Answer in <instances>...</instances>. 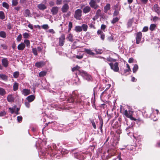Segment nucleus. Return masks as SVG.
Listing matches in <instances>:
<instances>
[{
  "label": "nucleus",
  "instance_id": "f257e3e1",
  "mask_svg": "<svg viewBox=\"0 0 160 160\" xmlns=\"http://www.w3.org/2000/svg\"><path fill=\"white\" fill-rule=\"evenodd\" d=\"M133 113V111H132L127 110H125L124 112V115L126 117L130 118L132 120H135L136 119L132 116Z\"/></svg>",
  "mask_w": 160,
  "mask_h": 160
},
{
  "label": "nucleus",
  "instance_id": "f03ea898",
  "mask_svg": "<svg viewBox=\"0 0 160 160\" xmlns=\"http://www.w3.org/2000/svg\"><path fill=\"white\" fill-rule=\"evenodd\" d=\"M80 74L84 79L88 81H89L92 79V77L91 76L88 74L86 72L84 71H80Z\"/></svg>",
  "mask_w": 160,
  "mask_h": 160
},
{
  "label": "nucleus",
  "instance_id": "7ed1b4c3",
  "mask_svg": "<svg viewBox=\"0 0 160 160\" xmlns=\"http://www.w3.org/2000/svg\"><path fill=\"white\" fill-rule=\"evenodd\" d=\"M110 66L111 68L115 72H117L119 70L118 66V62H115L114 63H109Z\"/></svg>",
  "mask_w": 160,
  "mask_h": 160
},
{
  "label": "nucleus",
  "instance_id": "20e7f679",
  "mask_svg": "<svg viewBox=\"0 0 160 160\" xmlns=\"http://www.w3.org/2000/svg\"><path fill=\"white\" fill-rule=\"evenodd\" d=\"M153 113L151 114V118L153 121H156L158 118L157 116L158 113V110L157 109L154 110L153 109L152 110Z\"/></svg>",
  "mask_w": 160,
  "mask_h": 160
},
{
  "label": "nucleus",
  "instance_id": "39448f33",
  "mask_svg": "<svg viewBox=\"0 0 160 160\" xmlns=\"http://www.w3.org/2000/svg\"><path fill=\"white\" fill-rule=\"evenodd\" d=\"M82 11L81 10L78 9L75 11L74 17L77 19H80L82 15Z\"/></svg>",
  "mask_w": 160,
  "mask_h": 160
},
{
  "label": "nucleus",
  "instance_id": "423d86ee",
  "mask_svg": "<svg viewBox=\"0 0 160 160\" xmlns=\"http://www.w3.org/2000/svg\"><path fill=\"white\" fill-rule=\"evenodd\" d=\"M65 40V35L64 34H62L59 38V45L60 46H62L64 45Z\"/></svg>",
  "mask_w": 160,
  "mask_h": 160
},
{
  "label": "nucleus",
  "instance_id": "0eeeda50",
  "mask_svg": "<svg viewBox=\"0 0 160 160\" xmlns=\"http://www.w3.org/2000/svg\"><path fill=\"white\" fill-rule=\"evenodd\" d=\"M142 37V33L141 32H138L136 37V43L138 44L140 43Z\"/></svg>",
  "mask_w": 160,
  "mask_h": 160
},
{
  "label": "nucleus",
  "instance_id": "6e6552de",
  "mask_svg": "<svg viewBox=\"0 0 160 160\" xmlns=\"http://www.w3.org/2000/svg\"><path fill=\"white\" fill-rule=\"evenodd\" d=\"M89 4L92 8L95 9H96L98 7V5L96 4V2L94 0H91Z\"/></svg>",
  "mask_w": 160,
  "mask_h": 160
},
{
  "label": "nucleus",
  "instance_id": "1a4fd4ad",
  "mask_svg": "<svg viewBox=\"0 0 160 160\" xmlns=\"http://www.w3.org/2000/svg\"><path fill=\"white\" fill-rule=\"evenodd\" d=\"M45 65V62L43 61H40L37 62L35 64L36 67L38 68H40L42 67Z\"/></svg>",
  "mask_w": 160,
  "mask_h": 160
},
{
  "label": "nucleus",
  "instance_id": "9d476101",
  "mask_svg": "<svg viewBox=\"0 0 160 160\" xmlns=\"http://www.w3.org/2000/svg\"><path fill=\"white\" fill-rule=\"evenodd\" d=\"M2 63L3 66L4 67H7L8 66V61L7 58H4L2 59Z\"/></svg>",
  "mask_w": 160,
  "mask_h": 160
},
{
  "label": "nucleus",
  "instance_id": "9b49d317",
  "mask_svg": "<svg viewBox=\"0 0 160 160\" xmlns=\"http://www.w3.org/2000/svg\"><path fill=\"white\" fill-rule=\"evenodd\" d=\"M62 12H66L69 9V6L68 4H64L62 8Z\"/></svg>",
  "mask_w": 160,
  "mask_h": 160
},
{
  "label": "nucleus",
  "instance_id": "f8f14e48",
  "mask_svg": "<svg viewBox=\"0 0 160 160\" xmlns=\"http://www.w3.org/2000/svg\"><path fill=\"white\" fill-rule=\"evenodd\" d=\"M35 98L34 95H32L28 96L26 99L29 102H31L35 99Z\"/></svg>",
  "mask_w": 160,
  "mask_h": 160
},
{
  "label": "nucleus",
  "instance_id": "ddd939ff",
  "mask_svg": "<svg viewBox=\"0 0 160 160\" xmlns=\"http://www.w3.org/2000/svg\"><path fill=\"white\" fill-rule=\"evenodd\" d=\"M58 10V8L57 7H54L52 8L51 12L53 15H55L57 13Z\"/></svg>",
  "mask_w": 160,
  "mask_h": 160
},
{
  "label": "nucleus",
  "instance_id": "4468645a",
  "mask_svg": "<svg viewBox=\"0 0 160 160\" xmlns=\"http://www.w3.org/2000/svg\"><path fill=\"white\" fill-rule=\"evenodd\" d=\"M22 94L26 96L30 93V90L27 89H23L22 91Z\"/></svg>",
  "mask_w": 160,
  "mask_h": 160
},
{
  "label": "nucleus",
  "instance_id": "2eb2a0df",
  "mask_svg": "<svg viewBox=\"0 0 160 160\" xmlns=\"http://www.w3.org/2000/svg\"><path fill=\"white\" fill-rule=\"evenodd\" d=\"M25 47V45L23 43L19 44L18 46V49L19 50H23Z\"/></svg>",
  "mask_w": 160,
  "mask_h": 160
},
{
  "label": "nucleus",
  "instance_id": "dca6fc26",
  "mask_svg": "<svg viewBox=\"0 0 160 160\" xmlns=\"http://www.w3.org/2000/svg\"><path fill=\"white\" fill-rule=\"evenodd\" d=\"M38 8L40 10H43L47 8V6L44 4H40L38 5Z\"/></svg>",
  "mask_w": 160,
  "mask_h": 160
},
{
  "label": "nucleus",
  "instance_id": "f3484780",
  "mask_svg": "<svg viewBox=\"0 0 160 160\" xmlns=\"http://www.w3.org/2000/svg\"><path fill=\"white\" fill-rule=\"evenodd\" d=\"M100 58H102L104 59V61H105V62H106V60H107L108 61V62H115L116 61V60L115 59H113L111 58H110V57H108L106 59L105 58H103V57H100Z\"/></svg>",
  "mask_w": 160,
  "mask_h": 160
},
{
  "label": "nucleus",
  "instance_id": "a211bd4d",
  "mask_svg": "<svg viewBox=\"0 0 160 160\" xmlns=\"http://www.w3.org/2000/svg\"><path fill=\"white\" fill-rule=\"evenodd\" d=\"M7 100L9 102H12L14 101V98L12 95H9L7 97Z\"/></svg>",
  "mask_w": 160,
  "mask_h": 160
},
{
  "label": "nucleus",
  "instance_id": "6ab92c4d",
  "mask_svg": "<svg viewBox=\"0 0 160 160\" xmlns=\"http://www.w3.org/2000/svg\"><path fill=\"white\" fill-rule=\"evenodd\" d=\"M84 51L85 52H86L87 54L91 55L93 56L95 54V53L94 52H92L90 49L85 48L84 49Z\"/></svg>",
  "mask_w": 160,
  "mask_h": 160
},
{
  "label": "nucleus",
  "instance_id": "aec40b11",
  "mask_svg": "<svg viewBox=\"0 0 160 160\" xmlns=\"http://www.w3.org/2000/svg\"><path fill=\"white\" fill-rule=\"evenodd\" d=\"M24 15L27 17H31V14L29 10L28 9H26L25 10Z\"/></svg>",
  "mask_w": 160,
  "mask_h": 160
},
{
  "label": "nucleus",
  "instance_id": "412c9836",
  "mask_svg": "<svg viewBox=\"0 0 160 160\" xmlns=\"http://www.w3.org/2000/svg\"><path fill=\"white\" fill-rule=\"evenodd\" d=\"M90 10L91 8L89 7L86 6L83 8V11L84 13H86L90 11Z\"/></svg>",
  "mask_w": 160,
  "mask_h": 160
},
{
  "label": "nucleus",
  "instance_id": "4be33fe9",
  "mask_svg": "<svg viewBox=\"0 0 160 160\" xmlns=\"http://www.w3.org/2000/svg\"><path fill=\"white\" fill-rule=\"evenodd\" d=\"M154 10L158 14H160V11L159 9V8L157 4H155L153 7Z\"/></svg>",
  "mask_w": 160,
  "mask_h": 160
},
{
  "label": "nucleus",
  "instance_id": "5701e85b",
  "mask_svg": "<svg viewBox=\"0 0 160 160\" xmlns=\"http://www.w3.org/2000/svg\"><path fill=\"white\" fill-rule=\"evenodd\" d=\"M0 78L2 80L6 81L8 79V76L3 74H0Z\"/></svg>",
  "mask_w": 160,
  "mask_h": 160
},
{
  "label": "nucleus",
  "instance_id": "b1692460",
  "mask_svg": "<svg viewBox=\"0 0 160 160\" xmlns=\"http://www.w3.org/2000/svg\"><path fill=\"white\" fill-rule=\"evenodd\" d=\"M75 30L76 32H80L82 31V27L79 26H77L75 28Z\"/></svg>",
  "mask_w": 160,
  "mask_h": 160
},
{
  "label": "nucleus",
  "instance_id": "393cba45",
  "mask_svg": "<svg viewBox=\"0 0 160 160\" xmlns=\"http://www.w3.org/2000/svg\"><path fill=\"white\" fill-rule=\"evenodd\" d=\"M6 93V92L5 90L2 88H0V95L4 96Z\"/></svg>",
  "mask_w": 160,
  "mask_h": 160
},
{
  "label": "nucleus",
  "instance_id": "a878e982",
  "mask_svg": "<svg viewBox=\"0 0 160 160\" xmlns=\"http://www.w3.org/2000/svg\"><path fill=\"white\" fill-rule=\"evenodd\" d=\"M156 27V25L154 24H152L150 26L149 29L151 31L154 30Z\"/></svg>",
  "mask_w": 160,
  "mask_h": 160
},
{
  "label": "nucleus",
  "instance_id": "bb28decb",
  "mask_svg": "<svg viewBox=\"0 0 160 160\" xmlns=\"http://www.w3.org/2000/svg\"><path fill=\"white\" fill-rule=\"evenodd\" d=\"M0 37L4 38L6 37V34L5 32L3 31H1L0 32Z\"/></svg>",
  "mask_w": 160,
  "mask_h": 160
},
{
  "label": "nucleus",
  "instance_id": "cd10ccee",
  "mask_svg": "<svg viewBox=\"0 0 160 160\" xmlns=\"http://www.w3.org/2000/svg\"><path fill=\"white\" fill-rule=\"evenodd\" d=\"M110 8V5L109 4H107L104 8V11L105 12H107L109 10Z\"/></svg>",
  "mask_w": 160,
  "mask_h": 160
},
{
  "label": "nucleus",
  "instance_id": "c85d7f7f",
  "mask_svg": "<svg viewBox=\"0 0 160 160\" xmlns=\"http://www.w3.org/2000/svg\"><path fill=\"white\" fill-rule=\"evenodd\" d=\"M18 88V84L17 82H15L13 85V90L15 91L17 90Z\"/></svg>",
  "mask_w": 160,
  "mask_h": 160
},
{
  "label": "nucleus",
  "instance_id": "c756f323",
  "mask_svg": "<svg viewBox=\"0 0 160 160\" xmlns=\"http://www.w3.org/2000/svg\"><path fill=\"white\" fill-rule=\"evenodd\" d=\"M24 42L26 44V46L28 48H29L30 47V42L29 40L27 39H25L24 41Z\"/></svg>",
  "mask_w": 160,
  "mask_h": 160
},
{
  "label": "nucleus",
  "instance_id": "7c9ffc66",
  "mask_svg": "<svg viewBox=\"0 0 160 160\" xmlns=\"http://www.w3.org/2000/svg\"><path fill=\"white\" fill-rule=\"evenodd\" d=\"M5 18L4 13L2 11H0V18L3 20Z\"/></svg>",
  "mask_w": 160,
  "mask_h": 160
},
{
  "label": "nucleus",
  "instance_id": "2f4dec72",
  "mask_svg": "<svg viewBox=\"0 0 160 160\" xmlns=\"http://www.w3.org/2000/svg\"><path fill=\"white\" fill-rule=\"evenodd\" d=\"M12 6H16L18 3V0H12Z\"/></svg>",
  "mask_w": 160,
  "mask_h": 160
},
{
  "label": "nucleus",
  "instance_id": "473e14b6",
  "mask_svg": "<svg viewBox=\"0 0 160 160\" xmlns=\"http://www.w3.org/2000/svg\"><path fill=\"white\" fill-rule=\"evenodd\" d=\"M82 30L85 32H86L87 30L88 26L87 25L85 24H83L82 26Z\"/></svg>",
  "mask_w": 160,
  "mask_h": 160
},
{
  "label": "nucleus",
  "instance_id": "72a5a7b5",
  "mask_svg": "<svg viewBox=\"0 0 160 160\" xmlns=\"http://www.w3.org/2000/svg\"><path fill=\"white\" fill-rule=\"evenodd\" d=\"M16 108V106H14L12 108H9V109L10 110L11 113L12 114L13 113L15 112V110Z\"/></svg>",
  "mask_w": 160,
  "mask_h": 160
},
{
  "label": "nucleus",
  "instance_id": "f704fd0d",
  "mask_svg": "<svg viewBox=\"0 0 160 160\" xmlns=\"http://www.w3.org/2000/svg\"><path fill=\"white\" fill-rule=\"evenodd\" d=\"M2 6L3 7L6 8L7 9H8L9 8V4L5 2H3L2 3Z\"/></svg>",
  "mask_w": 160,
  "mask_h": 160
},
{
  "label": "nucleus",
  "instance_id": "c9c22d12",
  "mask_svg": "<svg viewBox=\"0 0 160 160\" xmlns=\"http://www.w3.org/2000/svg\"><path fill=\"white\" fill-rule=\"evenodd\" d=\"M119 20V18L118 17H116L113 18L112 20L111 21V23L112 24H114L116 22H118Z\"/></svg>",
  "mask_w": 160,
  "mask_h": 160
},
{
  "label": "nucleus",
  "instance_id": "e433bc0d",
  "mask_svg": "<svg viewBox=\"0 0 160 160\" xmlns=\"http://www.w3.org/2000/svg\"><path fill=\"white\" fill-rule=\"evenodd\" d=\"M138 66L137 64L134 65L133 69V72L134 73L136 72L138 70Z\"/></svg>",
  "mask_w": 160,
  "mask_h": 160
},
{
  "label": "nucleus",
  "instance_id": "4c0bfd02",
  "mask_svg": "<svg viewBox=\"0 0 160 160\" xmlns=\"http://www.w3.org/2000/svg\"><path fill=\"white\" fill-rule=\"evenodd\" d=\"M19 74V72H18L16 71L14 72L13 74V76L15 78H17Z\"/></svg>",
  "mask_w": 160,
  "mask_h": 160
},
{
  "label": "nucleus",
  "instance_id": "58836bf2",
  "mask_svg": "<svg viewBox=\"0 0 160 160\" xmlns=\"http://www.w3.org/2000/svg\"><path fill=\"white\" fill-rule=\"evenodd\" d=\"M67 38L70 41H73L72 36L71 34H70L68 35V36L67 37Z\"/></svg>",
  "mask_w": 160,
  "mask_h": 160
},
{
  "label": "nucleus",
  "instance_id": "ea45409f",
  "mask_svg": "<svg viewBox=\"0 0 160 160\" xmlns=\"http://www.w3.org/2000/svg\"><path fill=\"white\" fill-rule=\"evenodd\" d=\"M46 72H45V71L41 72L39 73V76L40 77H43L46 75Z\"/></svg>",
  "mask_w": 160,
  "mask_h": 160
},
{
  "label": "nucleus",
  "instance_id": "a19ab883",
  "mask_svg": "<svg viewBox=\"0 0 160 160\" xmlns=\"http://www.w3.org/2000/svg\"><path fill=\"white\" fill-rule=\"evenodd\" d=\"M6 112L4 111H3L0 112V117H2L6 115Z\"/></svg>",
  "mask_w": 160,
  "mask_h": 160
},
{
  "label": "nucleus",
  "instance_id": "79ce46f5",
  "mask_svg": "<svg viewBox=\"0 0 160 160\" xmlns=\"http://www.w3.org/2000/svg\"><path fill=\"white\" fill-rule=\"evenodd\" d=\"M37 50L36 48H33L32 49V52H33V53L34 54L35 56H37L38 55V54L37 53Z\"/></svg>",
  "mask_w": 160,
  "mask_h": 160
},
{
  "label": "nucleus",
  "instance_id": "37998d69",
  "mask_svg": "<svg viewBox=\"0 0 160 160\" xmlns=\"http://www.w3.org/2000/svg\"><path fill=\"white\" fill-rule=\"evenodd\" d=\"M23 36L25 38H28L29 37V34L28 33L25 32L23 34Z\"/></svg>",
  "mask_w": 160,
  "mask_h": 160
},
{
  "label": "nucleus",
  "instance_id": "c03bdc74",
  "mask_svg": "<svg viewBox=\"0 0 160 160\" xmlns=\"http://www.w3.org/2000/svg\"><path fill=\"white\" fill-rule=\"evenodd\" d=\"M96 16L98 17H99V16H101V11L100 9H98L96 12Z\"/></svg>",
  "mask_w": 160,
  "mask_h": 160
},
{
  "label": "nucleus",
  "instance_id": "a18cd8bd",
  "mask_svg": "<svg viewBox=\"0 0 160 160\" xmlns=\"http://www.w3.org/2000/svg\"><path fill=\"white\" fill-rule=\"evenodd\" d=\"M22 38V35L21 34H19L17 38V40L18 42H20Z\"/></svg>",
  "mask_w": 160,
  "mask_h": 160
},
{
  "label": "nucleus",
  "instance_id": "49530a36",
  "mask_svg": "<svg viewBox=\"0 0 160 160\" xmlns=\"http://www.w3.org/2000/svg\"><path fill=\"white\" fill-rule=\"evenodd\" d=\"M1 47L3 49H6L7 48V47L6 45L4 44H1L0 45Z\"/></svg>",
  "mask_w": 160,
  "mask_h": 160
},
{
  "label": "nucleus",
  "instance_id": "de8ad7c7",
  "mask_svg": "<svg viewBox=\"0 0 160 160\" xmlns=\"http://www.w3.org/2000/svg\"><path fill=\"white\" fill-rule=\"evenodd\" d=\"M72 27V23L71 22H69L68 24V31L71 30V28Z\"/></svg>",
  "mask_w": 160,
  "mask_h": 160
},
{
  "label": "nucleus",
  "instance_id": "09e8293b",
  "mask_svg": "<svg viewBox=\"0 0 160 160\" xmlns=\"http://www.w3.org/2000/svg\"><path fill=\"white\" fill-rule=\"evenodd\" d=\"M83 56V54H80L79 55H77L76 56V58L78 59H82Z\"/></svg>",
  "mask_w": 160,
  "mask_h": 160
},
{
  "label": "nucleus",
  "instance_id": "8fccbe9b",
  "mask_svg": "<svg viewBox=\"0 0 160 160\" xmlns=\"http://www.w3.org/2000/svg\"><path fill=\"white\" fill-rule=\"evenodd\" d=\"M148 28L147 26L144 27L142 31V32H146L148 30Z\"/></svg>",
  "mask_w": 160,
  "mask_h": 160
},
{
  "label": "nucleus",
  "instance_id": "3c124183",
  "mask_svg": "<svg viewBox=\"0 0 160 160\" xmlns=\"http://www.w3.org/2000/svg\"><path fill=\"white\" fill-rule=\"evenodd\" d=\"M29 102H25V106L28 108H29L30 107V104Z\"/></svg>",
  "mask_w": 160,
  "mask_h": 160
},
{
  "label": "nucleus",
  "instance_id": "603ef678",
  "mask_svg": "<svg viewBox=\"0 0 160 160\" xmlns=\"http://www.w3.org/2000/svg\"><path fill=\"white\" fill-rule=\"evenodd\" d=\"M79 68V67H78V66H76L72 68V70L73 71H74L75 70H78Z\"/></svg>",
  "mask_w": 160,
  "mask_h": 160
},
{
  "label": "nucleus",
  "instance_id": "864d4df0",
  "mask_svg": "<svg viewBox=\"0 0 160 160\" xmlns=\"http://www.w3.org/2000/svg\"><path fill=\"white\" fill-rule=\"evenodd\" d=\"M17 120L18 122H20L22 120V117L21 116H18L17 117Z\"/></svg>",
  "mask_w": 160,
  "mask_h": 160
},
{
  "label": "nucleus",
  "instance_id": "5fc2aeb1",
  "mask_svg": "<svg viewBox=\"0 0 160 160\" xmlns=\"http://www.w3.org/2000/svg\"><path fill=\"white\" fill-rule=\"evenodd\" d=\"M42 28L44 29H47L49 27L47 24H44L42 26Z\"/></svg>",
  "mask_w": 160,
  "mask_h": 160
},
{
  "label": "nucleus",
  "instance_id": "6e6d98bb",
  "mask_svg": "<svg viewBox=\"0 0 160 160\" xmlns=\"http://www.w3.org/2000/svg\"><path fill=\"white\" fill-rule=\"evenodd\" d=\"M106 28V26L104 24L102 25L101 26V29L103 30L104 31V29Z\"/></svg>",
  "mask_w": 160,
  "mask_h": 160
},
{
  "label": "nucleus",
  "instance_id": "4d7b16f0",
  "mask_svg": "<svg viewBox=\"0 0 160 160\" xmlns=\"http://www.w3.org/2000/svg\"><path fill=\"white\" fill-rule=\"evenodd\" d=\"M159 19V18L157 17H154L153 18V20L154 22H156Z\"/></svg>",
  "mask_w": 160,
  "mask_h": 160
},
{
  "label": "nucleus",
  "instance_id": "13d9d810",
  "mask_svg": "<svg viewBox=\"0 0 160 160\" xmlns=\"http://www.w3.org/2000/svg\"><path fill=\"white\" fill-rule=\"evenodd\" d=\"M91 123H92V126H93V128H94V129H96V126L95 125V122H94V121H91Z\"/></svg>",
  "mask_w": 160,
  "mask_h": 160
},
{
  "label": "nucleus",
  "instance_id": "bf43d9fd",
  "mask_svg": "<svg viewBox=\"0 0 160 160\" xmlns=\"http://www.w3.org/2000/svg\"><path fill=\"white\" fill-rule=\"evenodd\" d=\"M62 0H57L56 2L57 4L58 5L61 4Z\"/></svg>",
  "mask_w": 160,
  "mask_h": 160
},
{
  "label": "nucleus",
  "instance_id": "052dcab7",
  "mask_svg": "<svg viewBox=\"0 0 160 160\" xmlns=\"http://www.w3.org/2000/svg\"><path fill=\"white\" fill-rule=\"evenodd\" d=\"M48 32L51 33H55L54 30L53 29H50L49 30Z\"/></svg>",
  "mask_w": 160,
  "mask_h": 160
},
{
  "label": "nucleus",
  "instance_id": "680f3d73",
  "mask_svg": "<svg viewBox=\"0 0 160 160\" xmlns=\"http://www.w3.org/2000/svg\"><path fill=\"white\" fill-rule=\"evenodd\" d=\"M119 12L117 11H115L113 13V16H116L118 15Z\"/></svg>",
  "mask_w": 160,
  "mask_h": 160
},
{
  "label": "nucleus",
  "instance_id": "e2e57ef3",
  "mask_svg": "<svg viewBox=\"0 0 160 160\" xmlns=\"http://www.w3.org/2000/svg\"><path fill=\"white\" fill-rule=\"evenodd\" d=\"M97 33L98 34H102L103 33V32L100 30H99L97 31Z\"/></svg>",
  "mask_w": 160,
  "mask_h": 160
},
{
  "label": "nucleus",
  "instance_id": "0e129e2a",
  "mask_svg": "<svg viewBox=\"0 0 160 160\" xmlns=\"http://www.w3.org/2000/svg\"><path fill=\"white\" fill-rule=\"evenodd\" d=\"M75 156L77 158L80 159V156L82 157V156L80 155L79 156L78 155V153H77L75 154Z\"/></svg>",
  "mask_w": 160,
  "mask_h": 160
},
{
  "label": "nucleus",
  "instance_id": "69168bd1",
  "mask_svg": "<svg viewBox=\"0 0 160 160\" xmlns=\"http://www.w3.org/2000/svg\"><path fill=\"white\" fill-rule=\"evenodd\" d=\"M68 101L69 102H72L73 101V99L71 97L69 99H68Z\"/></svg>",
  "mask_w": 160,
  "mask_h": 160
},
{
  "label": "nucleus",
  "instance_id": "338daca9",
  "mask_svg": "<svg viewBox=\"0 0 160 160\" xmlns=\"http://www.w3.org/2000/svg\"><path fill=\"white\" fill-rule=\"evenodd\" d=\"M105 38V35L103 34V33L101 34V38L102 39V40H103Z\"/></svg>",
  "mask_w": 160,
  "mask_h": 160
},
{
  "label": "nucleus",
  "instance_id": "774afa93",
  "mask_svg": "<svg viewBox=\"0 0 160 160\" xmlns=\"http://www.w3.org/2000/svg\"><path fill=\"white\" fill-rule=\"evenodd\" d=\"M133 59L132 58H130L129 59L128 62L129 63H131L133 62Z\"/></svg>",
  "mask_w": 160,
  "mask_h": 160
}]
</instances>
